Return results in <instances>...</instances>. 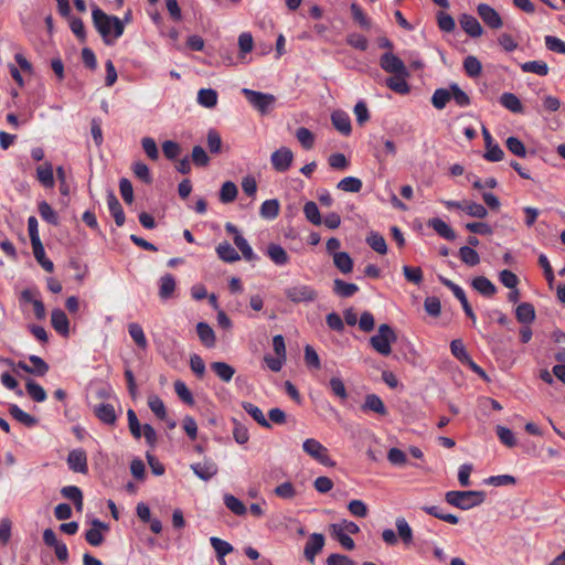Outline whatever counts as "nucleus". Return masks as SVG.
<instances>
[{
  "label": "nucleus",
  "mask_w": 565,
  "mask_h": 565,
  "mask_svg": "<svg viewBox=\"0 0 565 565\" xmlns=\"http://www.w3.org/2000/svg\"><path fill=\"white\" fill-rule=\"evenodd\" d=\"M94 26L106 45H113L124 33L125 24L118 17L108 15L94 6L92 10Z\"/></svg>",
  "instance_id": "nucleus-1"
},
{
  "label": "nucleus",
  "mask_w": 565,
  "mask_h": 565,
  "mask_svg": "<svg viewBox=\"0 0 565 565\" xmlns=\"http://www.w3.org/2000/svg\"><path fill=\"white\" fill-rule=\"evenodd\" d=\"M486 500V493L483 491H458L451 490L446 492L445 501L460 510H469L475 507L482 504Z\"/></svg>",
  "instance_id": "nucleus-2"
},
{
  "label": "nucleus",
  "mask_w": 565,
  "mask_h": 565,
  "mask_svg": "<svg viewBox=\"0 0 565 565\" xmlns=\"http://www.w3.org/2000/svg\"><path fill=\"white\" fill-rule=\"evenodd\" d=\"M397 340L394 330L386 323L379 327L377 333L370 339L371 347L381 355L387 356L392 352V343Z\"/></svg>",
  "instance_id": "nucleus-3"
},
{
  "label": "nucleus",
  "mask_w": 565,
  "mask_h": 565,
  "mask_svg": "<svg viewBox=\"0 0 565 565\" xmlns=\"http://www.w3.org/2000/svg\"><path fill=\"white\" fill-rule=\"evenodd\" d=\"M242 94L247 102L262 115L268 114L274 109L276 97L268 93H262L249 88H243Z\"/></svg>",
  "instance_id": "nucleus-4"
},
{
  "label": "nucleus",
  "mask_w": 565,
  "mask_h": 565,
  "mask_svg": "<svg viewBox=\"0 0 565 565\" xmlns=\"http://www.w3.org/2000/svg\"><path fill=\"white\" fill-rule=\"evenodd\" d=\"M286 298L292 303H310L317 300V290L305 284H296L285 288Z\"/></svg>",
  "instance_id": "nucleus-5"
},
{
  "label": "nucleus",
  "mask_w": 565,
  "mask_h": 565,
  "mask_svg": "<svg viewBox=\"0 0 565 565\" xmlns=\"http://www.w3.org/2000/svg\"><path fill=\"white\" fill-rule=\"evenodd\" d=\"M303 451L312 459L323 466H334V462L330 459L329 450L319 440L315 438H308L302 444Z\"/></svg>",
  "instance_id": "nucleus-6"
},
{
  "label": "nucleus",
  "mask_w": 565,
  "mask_h": 565,
  "mask_svg": "<svg viewBox=\"0 0 565 565\" xmlns=\"http://www.w3.org/2000/svg\"><path fill=\"white\" fill-rule=\"evenodd\" d=\"M380 65L383 71L390 74L409 75L404 62L392 52L384 53L380 58Z\"/></svg>",
  "instance_id": "nucleus-7"
},
{
  "label": "nucleus",
  "mask_w": 565,
  "mask_h": 565,
  "mask_svg": "<svg viewBox=\"0 0 565 565\" xmlns=\"http://www.w3.org/2000/svg\"><path fill=\"white\" fill-rule=\"evenodd\" d=\"M20 300L25 303H32L34 316L42 320L45 318V307L40 299V291L36 288H26L21 291Z\"/></svg>",
  "instance_id": "nucleus-8"
},
{
  "label": "nucleus",
  "mask_w": 565,
  "mask_h": 565,
  "mask_svg": "<svg viewBox=\"0 0 565 565\" xmlns=\"http://www.w3.org/2000/svg\"><path fill=\"white\" fill-rule=\"evenodd\" d=\"M477 13L490 29L498 30L503 25V21L498 11L487 3H479L477 6Z\"/></svg>",
  "instance_id": "nucleus-9"
},
{
  "label": "nucleus",
  "mask_w": 565,
  "mask_h": 565,
  "mask_svg": "<svg viewBox=\"0 0 565 565\" xmlns=\"http://www.w3.org/2000/svg\"><path fill=\"white\" fill-rule=\"evenodd\" d=\"M292 160L294 153L287 147H280L270 156L271 166L278 172H286L291 167Z\"/></svg>",
  "instance_id": "nucleus-10"
},
{
  "label": "nucleus",
  "mask_w": 565,
  "mask_h": 565,
  "mask_svg": "<svg viewBox=\"0 0 565 565\" xmlns=\"http://www.w3.org/2000/svg\"><path fill=\"white\" fill-rule=\"evenodd\" d=\"M440 280H441L443 285H445L452 291L454 296L458 299V301H460L465 313L467 315V317H469L471 319L472 323L475 324L477 318H476V315H475L470 303L468 302L465 290L460 286H458L457 284L452 282L451 280H449L447 278L441 277Z\"/></svg>",
  "instance_id": "nucleus-11"
},
{
  "label": "nucleus",
  "mask_w": 565,
  "mask_h": 565,
  "mask_svg": "<svg viewBox=\"0 0 565 565\" xmlns=\"http://www.w3.org/2000/svg\"><path fill=\"white\" fill-rule=\"evenodd\" d=\"M324 536L320 533H313L309 536L305 548L303 555L308 562L315 563L316 556L322 551L324 546Z\"/></svg>",
  "instance_id": "nucleus-12"
},
{
  "label": "nucleus",
  "mask_w": 565,
  "mask_h": 565,
  "mask_svg": "<svg viewBox=\"0 0 565 565\" xmlns=\"http://www.w3.org/2000/svg\"><path fill=\"white\" fill-rule=\"evenodd\" d=\"M67 465L74 472L87 473L88 466L86 451L82 448L71 450L67 456Z\"/></svg>",
  "instance_id": "nucleus-13"
},
{
  "label": "nucleus",
  "mask_w": 565,
  "mask_h": 565,
  "mask_svg": "<svg viewBox=\"0 0 565 565\" xmlns=\"http://www.w3.org/2000/svg\"><path fill=\"white\" fill-rule=\"evenodd\" d=\"M191 470L203 481H209L217 475L218 467L212 459H204L202 462L192 463Z\"/></svg>",
  "instance_id": "nucleus-14"
},
{
  "label": "nucleus",
  "mask_w": 565,
  "mask_h": 565,
  "mask_svg": "<svg viewBox=\"0 0 565 565\" xmlns=\"http://www.w3.org/2000/svg\"><path fill=\"white\" fill-rule=\"evenodd\" d=\"M459 23L461 29L471 38H480L483 33L480 22L471 14H461Z\"/></svg>",
  "instance_id": "nucleus-15"
},
{
  "label": "nucleus",
  "mask_w": 565,
  "mask_h": 565,
  "mask_svg": "<svg viewBox=\"0 0 565 565\" xmlns=\"http://www.w3.org/2000/svg\"><path fill=\"white\" fill-rule=\"evenodd\" d=\"M226 231L231 234H234V243L237 248L242 252L243 257L246 260H253L255 258V254L249 246L248 242L237 232L236 227L231 223L226 224Z\"/></svg>",
  "instance_id": "nucleus-16"
},
{
  "label": "nucleus",
  "mask_w": 565,
  "mask_h": 565,
  "mask_svg": "<svg viewBox=\"0 0 565 565\" xmlns=\"http://www.w3.org/2000/svg\"><path fill=\"white\" fill-rule=\"evenodd\" d=\"M51 324L61 335H67L70 332V321L62 309H54L51 313Z\"/></svg>",
  "instance_id": "nucleus-17"
},
{
  "label": "nucleus",
  "mask_w": 565,
  "mask_h": 565,
  "mask_svg": "<svg viewBox=\"0 0 565 565\" xmlns=\"http://www.w3.org/2000/svg\"><path fill=\"white\" fill-rule=\"evenodd\" d=\"M331 121L334 128L344 136H349L352 131L351 119L343 110H335L331 115Z\"/></svg>",
  "instance_id": "nucleus-18"
},
{
  "label": "nucleus",
  "mask_w": 565,
  "mask_h": 565,
  "mask_svg": "<svg viewBox=\"0 0 565 565\" xmlns=\"http://www.w3.org/2000/svg\"><path fill=\"white\" fill-rule=\"evenodd\" d=\"M177 288L175 278L172 274H164L159 280V297L162 300L172 298Z\"/></svg>",
  "instance_id": "nucleus-19"
},
{
  "label": "nucleus",
  "mask_w": 565,
  "mask_h": 565,
  "mask_svg": "<svg viewBox=\"0 0 565 565\" xmlns=\"http://www.w3.org/2000/svg\"><path fill=\"white\" fill-rule=\"evenodd\" d=\"M266 255L277 266H285L290 259L287 252L280 245L275 243H270L267 246Z\"/></svg>",
  "instance_id": "nucleus-20"
},
{
  "label": "nucleus",
  "mask_w": 565,
  "mask_h": 565,
  "mask_svg": "<svg viewBox=\"0 0 565 565\" xmlns=\"http://www.w3.org/2000/svg\"><path fill=\"white\" fill-rule=\"evenodd\" d=\"M361 408L364 412H374L381 416H385L387 414V408L385 407L381 397L377 396L376 394L366 395L364 404L362 405Z\"/></svg>",
  "instance_id": "nucleus-21"
},
{
  "label": "nucleus",
  "mask_w": 565,
  "mask_h": 565,
  "mask_svg": "<svg viewBox=\"0 0 565 565\" xmlns=\"http://www.w3.org/2000/svg\"><path fill=\"white\" fill-rule=\"evenodd\" d=\"M94 413L104 424L114 425L116 423L117 415L111 404L102 403L95 407Z\"/></svg>",
  "instance_id": "nucleus-22"
},
{
  "label": "nucleus",
  "mask_w": 565,
  "mask_h": 565,
  "mask_svg": "<svg viewBox=\"0 0 565 565\" xmlns=\"http://www.w3.org/2000/svg\"><path fill=\"white\" fill-rule=\"evenodd\" d=\"M428 226L431 227L440 237L447 241H454L456 238L454 230L439 217L429 220Z\"/></svg>",
  "instance_id": "nucleus-23"
},
{
  "label": "nucleus",
  "mask_w": 565,
  "mask_h": 565,
  "mask_svg": "<svg viewBox=\"0 0 565 565\" xmlns=\"http://www.w3.org/2000/svg\"><path fill=\"white\" fill-rule=\"evenodd\" d=\"M471 286L475 290L484 297H492L497 292L494 284L484 276H478L472 279Z\"/></svg>",
  "instance_id": "nucleus-24"
},
{
  "label": "nucleus",
  "mask_w": 565,
  "mask_h": 565,
  "mask_svg": "<svg viewBox=\"0 0 565 565\" xmlns=\"http://www.w3.org/2000/svg\"><path fill=\"white\" fill-rule=\"evenodd\" d=\"M102 529L106 530L107 526L102 521L95 519L93 521V527L85 533V540L88 544L92 546H99L103 543L104 536L100 532Z\"/></svg>",
  "instance_id": "nucleus-25"
},
{
  "label": "nucleus",
  "mask_w": 565,
  "mask_h": 565,
  "mask_svg": "<svg viewBox=\"0 0 565 565\" xmlns=\"http://www.w3.org/2000/svg\"><path fill=\"white\" fill-rule=\"evenodd\" d=\"M242 407L258 425L264 428L271 427L269 420L266 419L263 411L258 406L250 402H243Z\"/></svg>",
  "instance_id": "nucleus-26"
},
{
  "label": "nucleus",
  "mask_w": 565,
  "mask_h": 565,
  "mask_svg": "<svg viewBox=\"0 0 565 565\" xmlns=\"http://www.w3.org/2000/svg\"><path fill=\"white\" fill-rule=\"evenodd\" d=\"M333 292L341 298H350L359 291V287L355 284L347 282L342 279H334Z\"/></svg>",
  "instance_id": "nucleus-27"
},
{
  "label": "nucleus",
  "mask_w": 565,
  "mask_h": 565,
  "mask_svg": "<svg viewBox=\"0 0 565 565\" xmlns=\"http://www.w3.org/2000/svg\"><path fill=\"white\" fill-rule=\"evenodd\" d=\"M36 177L39 182L45 186V188H53L54 186V174H53V167L50 162H45L43 164H40L36 168Z\"/></svg>",
  "instance_id": "nucleus-28"
},
{
  "label": "nucleus",
  "mask_w": 565,
  "mask_h": 565,
  "mask_svg": "<svg viewBox=\"0 0 565 565\" xmlns=\"http://www.w3.org/2000/svg\"><path fill=\"white\" fill-rule=\"evenodd\" d=\"M408 75L395 74L386 79V86L395 93L405 95L409 93V85L406 82Z\"/></svg>",
  "instance_id": "nucleus-29"
},
{
  "label": "nucleus",
  "mask_w": 565,
  "mask_h": 565,
  "mask_svg": "<svg viewBox=\"0 0 565 565\" xmlns=\"http://www.w3.org/2000/svg\"><path fill=\"white\" fill-rule=\"evenodd\" d=\"M334 266L342 274H350L353 269V259L347 252H337L332 256Z\"/></svg>",
  "instance_id": "nucleus-30"
},
{
  "label": "nucleus",
  "mask_w": 565,
  "mask_h": 565,
  "mask_svg": "<svg viewBox=\"0 0 565 565\" xmlns=\"http://www.w3.org/2000/svg\"><path fill=\"white\" fill-rule=\"evenodd\" d=\"M196 332L203 345L206 348H213L215 345V333L206 322H199L196 324Z\"/></svg>",
  "instance_id": "nucleus-31"
},
{
  "label": "nucleus",
  "mask_w": 565,
  "mask_h": 565,
  "mask_svg": "<svg viewBox=\"0 0 565 565\" xmlns=\"http://www.w3.org/2000/svg\"><path fill=\"white\" fill-rule=\"evenodd\" d=\"M500 104L514 114L523 113V105L520 98L513 93H503L500 96Z\"/></svg>",
  "instance_id": "nucleus-32"
},
{
  "label": "nucleus",
  "mask_w": 565,
  "mask_h": 565,
  "mask_svg": "<svg viewBox=\"0 0 565 565\" xmlns=\"http://www.w3.org/2000/svg\"><path fill=\"white\" fill-rule=\"evenodd\" d=\"M9 414L15 420L25 425L26 427H33L38 423V419L35 417L21 409L17 404H11L9 406Z\"/></svg>",
  "instance_id": "nucleus-33"
},
{
  "label": "nucleus",
  "mask_w": 565,
  "mask_h": 565,
  "mask_svg": "<svg viewBox=\"0 0 565 565\" xmlns=\"http://www.w3.org/2000/svg\"><path fill=\"white\" fill-rule=\"evenodd\" d=\"M516 320L521 323H531L535 320V309L530 302H522L515 309Z\"/></svg>",
  "instance_id": "nucleus-34"
},
{
  "label": "nucleus",
  "mask_w": 565,
  "mask_h": 565,
  "mask_svg": "<svg viewBox=\"0 0 565 565\" xmlns=\"http://www.w3.org/2000/svg\"><path fill=\"white\" fill-rule=\"evenodd\" d=\"M365 242L374 252L381 255H385L387 253L386 241L380 233L372 231L366 236Z\"/></svg>",
  "instance_id": "nucleus-35"
},
{
  "label": "nucleus",
  "mask_w": 565,
  "mask_h": 565,
  "mask_svg": "<svg viewBox=\"0 0 565 565\" xmlns=\"http://www.w3.org/2000/svg\"><path fill=\"white\" fill-rule=\"evenodd\" d=\"M211 370L216 374V376L226 383H228L235 374V369L225 362L217 361L211 363Z\"/></svg>",
  "instance_id": "nucleus-36"
},
{
  "label": "nucleus",
  "mask_w": 565,
  "mask_h": 565,
  "mask_svg": "<svg viewBox=\"0 0 565 565\" xmlns=\"http://www.w3.org/2000/svg\"><path fill=\"white\" fill-rule=\"evenodd\" d=\"M445 207L448 210L457 209L462 212H487L481 204L471 203L469 201H447Z\"/></svg>",
  "instance_id": "nucleus-37"
},
{
  "label": "nucleus",
  "mask_w": 565,
  "mask_h": 565,
  "mask_svg": "<svg viewBox=\"0 0 565 565\" xmlns=\"http://www.w3.org/2000/svg\"><path fill=\"white\" fill-rule=\"evenodd\" d=\"M450 99H451L450 86L448 88H437L433 93L431 104L436 109L441 110L446 107V105L450 102Z\"/></svg>",
  "instance_id": "nucleus-38"
},
{
  "label": "nucleus",
  "mask_w": 565,
  "mask_h": 565,
  "mask_svg": "<svg viewBox=\"0 0 565 565\" xmlns=\"http://www.w3.org/2000/svg\"><path fill=\"white\" fill-rule=\"evenodd\" d=\"M331 534L334 539L339 541V543L348 551H352L355 547L354 541L348 533L341 530L340 525L331 524L330 525Z\"/></svg>",
  "instance_id": "nucleus-39"
},
{
  "label": "nucleus",
  "mask_w": 565,
  "mask_h": 565,
  "mask_svg": "<svg viewBox=\"0 0 565 565\" xmlns=\"http://www.w3.org/2000/svg\"><path fill=\"white\" fill-rule=\"evenodd\" d=\"M238 49L239 54L238 57L241 61H244L246 57V54L253 51L254 47V40L250 32H243L238 35Z\"/></svg>",
  "instance_id": "nucleus-40"
},
{
  "label": "nucleus",
  "mask_w": 565,
  "mask_h": 565,
  "mask_svg": "<svg viewBox=\"0 0 565 565\" xmlns=\"http://www.w3.org/2000/svg\"><path fill=\"white\" fill-rule=\"evenodd\" d=\"M198 103L206 108H213L217 104V93L212 88H201L198 93Z\"/></svg>",
  "instance_id": "nucleus-41"
},
{
  "label": "nucleus",
  "mask_w": 565,
  "mask_h": 565,
  "mask_svg": "<svg viewBox=\"0 0 565 565\" xmlns=\"http://www.w3.org/2000/svg\"><path fill=\"white\" fill-rule=\"evenodd\" d=\"M521 70L525 73H534L540 76L548 74V65L544 61H529L521 65Z\"/></svg>",
  "instance_id": "nucleus-42"
},
{
  "label": "nucleus",
  "mask_w": 565,
  "mask_h": 565,
  "mask_svg": "<svg viewBox=\"0 0 565 565\" xmlns=\"http://www.w3.org/2000/svg\"><path fill=\"white\" fill-rule=\"evenodd\" d=\"M128 332L135 343L141 348L146 349L148 345L147 338L145 332L139 323L132 322L128 326Z\"/></svg>",
  "instance_id": "nucleus-43"
},
{
  "label": "nucleus",
  "mask_w": 565,
  "mask_h": 565,
  "mask_svg": "<svg viewBox=\"0 0 565 565\" xmlns=\"http://www.w3.org/2000/svg\"><path fill=\"white\" fill-rule=\"evenodd\" d=\"M25 388L26 393L34 402L42 403L47 397L44 388L40 384L35 383L33 380L26 381Z\"/></svg>",
  "instance_id": "nucleus-44"
},
{
  "label": "nucleus",
  "mask_w": 565,
  "mask_h": 565,
  "mask_svg": "<svg viewBox=\"0 0 565 565\" xmlns=\"http://www.w3.org/2000/svg\"><path fill=\"white\" fill-rule=\"evenodd\" d=\"M218 257L227 263H233L239 259L236 249L228 243L220 244L216 248Z\"/></svg>",
  "instance_id": "nucleus-45"
},
{
  "label": "nucleus",
  "mask_w": 565,
  "mask_h": 565,
  "mask_svg": "<svg viewBox=\"0 0 565 565\" xmlns=\"http://www.w3.org/2000/svg\"><path fill=\"white\" fill-rule=\"evenodd\" d=\"M459 257L468 266H476L480 263L479 254L470 246H462L459 249Z\"/></svg>",
  "instance_id": "nucleus-46"
},
{
  "label": "nucleus",
  "mask_w": 565,
  "mask_h": 565,
  "mask_svg": "<svg viewBox=\"0 0 565 565\" xmlns=\"http://www.w3.org/2000/svg\"><path fill=\"white\" fill-rule=\"evenodd\" d=\"M237 196V186L232 181H226L222 184L220 190V200L223 203L233 202Z\"/></svg>",
  "instance_id": "nucleus-47"
},
{
  "label": "nucleus",
  "mask_w": 565,
  "mask_h": 565,
  "mask_svg": "<svg viewBox=\"0 0 565 565\" xmlns=\"http://www.w3.org/2000/svg\"><path fill=\"white\" fill-rule=\"evenodd\" d=\"M463 68L468 76L477 77L481 74L482 65L476 56L469 55L463 61Z\"/></svg>",
  "instance_id": "nucleus-48"
},
{
  "label": "nucleus",
  "mask_w": 565,
  "mask_h": 565,
  "mask_svg": "<svg viewBox=\"0 0 565 565\" xmlns=\"http://www.w3.org/2000/svg\"><path fill=\"white\" fill-rule=\"evenodd\" d=\"M338 189L344 192L356 193L362 189V181L355 177H345L338 183Z\"/></svg>",
  "instance_id": "nucleus-49"
},
{
  "label": "nucleus",
  "mask_w": 565,
  "mask_h": 565,
  "mask_svg": "<svg viewBox=\"0 0 565 565\" xmlns=\"http://www.w3.org/2000/svg\"><path fill=\"white\" fill-rule=\"evenodd\" d=\"M148 406L153 414L161 420L166 419L167 411L162 399L158 395H150L148 397Z\"/></svg>",
  "instance_id": "nucleus-50"
},
{
  "label": "nucleus",
  "mask_w": 565,
  "mask_h": 565,
  "mask_svg": "<svg viewBox=\"0 0 565 565\" xmlns=\"http://www.w3.org/2000/svg\"><path fill=\"white\" fill-rule=\"evenodd\" d=\"M210 543L214 548L217 558H223L225 555L230 554L233 551V546L228 542L220 537L212 536L210 539Z\"/></svg>",
  "instance_id": "nucleus-51"
},
{
  "label": "nucleus",
  "mask_w": 565,
  "mask_h": 565,
  "mask_svg": "<svg viewBox=\"0 0 565 565\" xmlns=\"http://www.w3.org/2000/svg\"><path fill=\"white\" fill-rule=\"evenodd\" d=\"M233 438L234 440L239 444L244 445L249 439V433L245 425L239 423L237 419H233Z\"/></svg>",
  "instance_id": "nucleus-52"
},
{
  "label": "nucleus",
  "mask_w": 565,
  "mask_h": 565,
  "mask_svg": "<svg viewBox=\"0 0 565 565\" xmlns=\"http://www.w3.org/2000/svg\"><path fill=\"white\" fill-rule=\"evenodd\" d=\"M224 504L236 515H243L246 513V507L244 503L232 494L224 495Z\"/></svg>",
  "instance_id": "nucleus-53"
},
{
  "label": "nucleus",
  "mask_w": 565,
  "mask_h": 565,
  "mask_svg": "<svg viewBox=\"0 0 565 565\" xmlns=\"http://www.w3.org/2000/svg\"><path fill=\"white\" fill-rule=\"evenodd\" d=\"M29 361L31 362V374L36 376H44L49 372V364L38 355H30Z\"/></svg>",
  "instance_id": "nucleus-54"
},
{
  "label": "nucleus",
  "mask_w": 565,
  "mask_h": 565,
  "mask_svg": "<svg viewBox=\"0 0 565 565\" xmlns=\"http://www.w3.org/2000/svg\"><path fill=\"white\" fill-rule=\"evenodd\" d=\"M396 529L399 537L405 544H409L413 541V530L404 518L396 520Z\"/></svg>",
  "instance_id": "nucleus-55"
},
{
  "label": "nucleus",
  "mask_w": 565,
  "mask_h": 565,
  "mask_svg": "<svg viewBox=\"0 0 565 565\" xmlns=\"http://www.w3.org/2000/svg\"><path fill=\"white\" fill-rule=\"evenodd\" d=\"M451 99L459 107H467L470 105V97L457 84H450Z\"/></svg>",
  "instance_id": "nucleus-56"
},
{
  "label": "nucleus",
  "mask_w": 565,
  "mask_h": 565,
  "mask_svg": "<svg viewBox=\"0 0 565 565\" xmlns=\"http://www.w3.org/2000/svg\"><path fill=\"white\" fill-rule=\"evenodd\" d=\"M132 171L135 175L142 181L143 183H151L152 182V175L150 173V170L148 166L141 161H137L132 163Z\"/></svg>",
  "instance_id": "nucleus-57"
},
{
  "label": "nucleus",
  "mask_w": 565,
  "mask_h": 565,
  "mask_svg": "<svg viewBox=\"0 0 565 565\" xmlns=\"http://www.w3.org/2000/svg\"><path fill=\"white\" fill-rule=\"evenodd\" d=\"M296 138L301 143V146L307 150L311 149L315 145V136L306 127H300L297 129Z\"/></svg>",
  "instance_id": "nucleus-58"
},
{
  "label": "nucleus",
  "mask_w": 565,
  "mask_h": 565,
  "mask_svg": "<svg viewBox=\"0 0 565 565\" xmlns=\"http://www.w3.org/2000/svg\"><path fill=\"white\" fill-rule=\"evenodd\" d=\"M329 387L332 394L341 401L348 398V392L343 381L340 377H331L329 381Z\"/></svg>",
  "instance_id": "nucleus-59"
},
{
  "label": "nucleus",
  "mask_w": 565,
  "mask_h": 565,
  "mask_svg": "<svg viewBox=\"0 0 565 565\" xmlns=\"http://www.w3.org/2000/svg\"><path fill=\"white\" fill-rule=\"evenodd\" d=\"M495 431L498 438L504 446L512 448L516 445V439L511 429L499 425L497 426Z\"/></svg>",
  "instance_id": "nucleus-60"
},
{
  "label": "nucleus",
  "mask_w": 565,
  "mask_h": 565,
  "mask_svg": "<svg viewBox=\"0 0 565 565\" xmlns=\"http://www.w3.org/2000/svg\"><path fill=\"white\" fill-rule=\"evenodd\" d=\"M505 146L514 156L520 158H524L526 156L524 143L516 137H509L505 141Z\"/></svg>",
  "instance_id": "nucleus-61"
},
{
  "label": "nucleus",
  "mask_w": 565,
  "mask_h": 565,
  "mask_svg": "<svg viewBox=\"0 0 565 565\" xmlns=\"http://www.w3.org/2000/svg\"><path fill=\"white\" fill-rule=\"evenodd\" d=\"M141 147L150 160H157L159 158V149L153 138L143 137L141 139Z\"/></svg>",
  "instance_id": "nucleus-62"
},
{
  "label": "nucleus",
  "mask_w": 565,
  "mask_h": 565,
  "mask_svg": "<svg viewBox=\"0 0 565 565\" xmlns=\"http://www.w3.org/2000/svg\"><path fill=\"white\" fill-rule=\"evenodd\" d=\"M405 279L412 284L420 285L424 279L420 267L403 266Z\"/></svg>",
  "instance_id": "nucleus-63"
},
{
  "label": "nucleus",
  "mask_w": 565,
  "mask_h": 565,
  "mask_svg": "<svg viewBox=\"0 0 565 565\" xmlns=\"http://www.w3.org/2000/svg\"><path fill=\"white\" fill-rule=\"evenodd\" d=\"M274 493L281 499L290 500L294 499L297 494L294 484L289 481L284 482L277 486L274 490Z\"/></svg>",
  "instance_id": "nucleus-64"
}]
</instances>
